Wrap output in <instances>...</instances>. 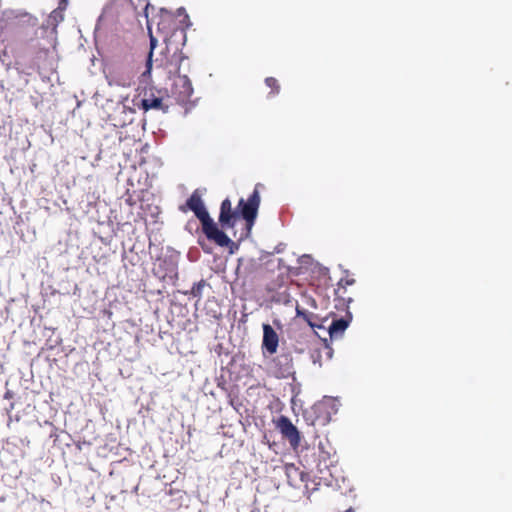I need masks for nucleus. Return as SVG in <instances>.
<instances>
[{
    "mask_svg": "<svg viewBox=\"0 0 512 512\" xmlns=\"http://www.w3.org/2000/svg\"><path fill=\"white\" fill-rule=\"evenodd\" d=\"M185 59L184 55L177 48L171 51L167 45L161 52L160 57L156 58V68L162 69L166 72L167 77L171 78L175 76L171 94L175 98L177 103L186 105L190 102L191 96L193 95V86L191 80L187 75H180V64Z\"/></svg>",
    "mask_w": 512,
    "mask_h": 512,
    "instance_id": "nucleus-1",
    "label": "nucleus"
},
{
    "mask_svg": "<svg viewBox=\"0 0 512 512\" xmlns=\"http://www.w3.org/2000/svg\"><path fill=\"white\" fill-rule=\"evenodd\" d=\"M259 206L260 194L257 187L246 201L243 198L239 200L238 208L240 212L233 210L230 199L226 198L220 205L219 224L222 229L234 228L236 221L242 216L246 222L248 232H250L256 220Z\"/></svg>",
    "mask_w": 512,
    "mask_h": 512,
    "instance_id": "nucleus-2",
    "label": "nucleus"
},
{
    "mask_svg": "<svg viewBox=\"0 0 512 512\" xmlns=\"http://www.w3.org/2000/svg\"><path fill=\"white\" fill-rule=\"evenodd\" d=\"M186 206L193 211L201 223L202 232L209 241L214 242L220 247H230V253H233V247L236 244L220 229L217 223L210 217L204 202L198 191H194L186 201Z\"/></svg>",
    "mask_w": 512,
    "mask_h": 512,
    "instance_id": "nucleus-3",
    "label": "nucleus"
},
{
    "mask_svg": "<svg viewBox=\"0 0 512 512\" xmlns=\"http://www.w3.org/2000/svg\"><path fill=\"white\" fill-rule=\"evenodd\" d=\"M105 77L109 86L128 88L134 83L132 70L121 65L110 67Z\"/></svg>",
    "mask_w": 512,
    "mask_h": 512,
    "instance_id": "nucleus-4",
    "label": "nucleus"
},
{
    "mask_svg": "<svg viewBox=\"0 0 512 512\" xmlns=\"http://www.w3.org/2000/svg\"><path fill=\"white\" fill-rule=\"evenodd\" d=\"M285 474L290 486L300 489L304 488L307 493H310L313 488L309 487L310 475L309 473L301 470L295 464L289 463L285 465Z\"/></svg>",
    "mask_w": 512,
    "mask_h": 512,
    "instance_id": "nucleus-5",
    "label": "nucleus"
},
{
    "mask_svg": "<svg viewBox=\"0 0 512 512\" xmlns=\"http://www.w3.org/2000/svg\"><path fill=\"white\" fill-rule=\"evenodd\" d=\"M169 107L170 105L165 102V97L162 91L153 89L145 91L140 105V108L144 111L158 110L163 113H167L169 111Z\"/></svg>",
    "mask_w": 512,
    "mask_h": 512,
    "instance_id": "nucleus-6",
    "label": "nucleus"
},
{
    "mask_svg": "<svg viewBox=\"0 0 512 512\" xmlns=\"http://www.w3.org/2000/svg\"><path fill=\"white\" fill-rule=\"evenodd\" d=\"M276 427L282 436L289 441L292 448L296 449L300 445V433L296 426L286 416H280L277 420Z\"/></svg>",
    "mask_w": 512,
    "mask_h": 512,
    "instance_id": "nucleus-7",
    "label": "nucleus"
},
{
    "mask_svg": "<svg viewBox=\"0 0 512 512\" xmlns=\"http://www.w3.org/2000/svg\"><path fill=\"white\" fill-rule=\"evenodd\" d=\"M279 344V337L276 331L269 324L263 325V342L262 347L269 354H274L277 351Z\"/></svg>",
    "mask_w": 512,
    "mask_h": 512,
    "instance_id": "nucleus-8",
    "label": "nucleus"
},
{
    "mask_svg": "<svg viewBox=\"0 0 512 512\" xmlns=\"http://www.w3.org/2000/svg\"><path fill=\"white\" fill-rule=\"evenodd\" d=\"M275 366H278L275 375L278 378L288 377L292 373V359L287 354H282L273 359Z\"/></svg>",
    "mask_w": 512,
    "mask_h": 512,
    "instance_id": "nucleus-9",
    "label": "nucleus"
},
{
    "mask_svg": "<svg viewBox=\"0 0 512 512\" xmlns=\"http://www.w3.org/2000/svg\"><path fill=\"white\" fill-rule=\"evenodd\" d=\"M352 316L350 313L344 318L333 319L329 326V334L331 338L340 337L351 322Z\"/></svg>",
    "mask_w": 512,
    "mask_h": 512,
    "instance_id": "nucleus-10",
    "label": "nucleus"
},
{
    "mask_svg": "<svg viewBox=\"0 0 512 512\" xmlns=\"http://www.w3.org/2000/svg\"><path fill=\"white\" fill-rule=\"evenodd\" d=\"M156 44H157L156 38H154L151 35L150 36V51H149V53L147 55V59H146V68L141 74L142 80L144 82H147L151 78V71H152V67H153V60H152L153 50L156 47Z\"/></svg>",
    "mask_w": 512,
    "mask_h": 512,
    "instance_id": "nucleus-11",
    "label": "nucleus"
},
{
    "mask_svg": "<svg viewBox=\"0 0 512 512\" xmlns=\"http://www.w3.org/2000/svg\"><path fill=\"white\" fill-rule=\"evenodd\" d=\"M64 10L65 7L58 6V8L54 9L47 20L48 26H52L54 30H56L58 24L64 20Z\"/></svg>",
    "mask_w": 512,
    "mask_h": 512,
    "instance_id": "nucleus-12",
    "label": "nucleus"
},
{
    "mask_svg": "<svg viewBox=\"0 0 512 512\" xmlns=\"http://www.w3.org/2000/svg\"><path fill=\"white\" fill-rule=\"evenodd\" d=\"M335 296H336V299L340 300L343 302V304H349L353 301L351 295L347 294V290L345 287L343 286H337V288L335 289Z\"/></svg>",
    "mask_w": 512,
    "mask_h": 512,
    "instance_id": "nucleus-13",
    "label": "nucleus"
},
{
    "mask_svg": "<svg viewBox=\"0 0 512 512\" xmlns=\"http://www.w3.org/2000/svg\"><path fill=\"white\" fill-rule=\"evenodd\" d=\"M265 84L272 90L271 93L273 95L278 94L280 91V85L276 78L274 77H267L265 79Z\"/></svg>",
    "mask_w": 512,
    "mask_h": 512,
    "instance_id": "nucleus-14",
    "label": "nucleus"
},
{
    "mask_svg": "<svg viewBox=\"0 0 512 512\" xmlns=\"http://www.w3.org/2000/svg\"><path fill=\"white\" fill-rule=\"evenodd\" d=\"M205 285V280H200L199 282L195 283L191 288V295L200 298L202 295V290L205 287Z\"/></svg>",
    "mask_w": 512,
    "mask_h": 512,
    "instance_id": "nucleus-15",
    "label": "nucleus"
},
{
    "mask_svg": "<svg viewBox=\"0 0 512 512\" xmlns=\"http://www.w3.org/2000/svg\"><path fill=\"white\" fill-rule=\"evenodd\" d=\"M296 313H297L298 317H302L304 320H306L309 323L310 326L313 327V323L311 322V318L313 317V313L302 311L298 307L296 308Z\"/></svg>",
    "mask_w": 512,
    "mask_h": 512,
    "instance_id": "nucleus-16",
    "label": "nucleus"
},
{
    "mask_svg": "<svg viewBox=\"0 0 512 512\" xmlns=\"http://www.w3.org/2000/svg\"><path fill=\"white\" fill-rule=\"evenodd\" d=\"M355 283V280L353 278H349V277H346V278H341L337 284V286H343L345 288H347V286H351Z\"/></svg>",
    "mask_w": 512,
    "mask_h": 512,
    "instance_id": "nucleus-17",
    "label": "nucleus"
},
{
    "mask_svg": "<svg viewBox=\"0 0 512 512\" xmlns=\"http://www.w3.org/2000/svg\"><path fill=\"white\" fill-rule=\"evenodd\" d=\"M13 397V392L10 390H7L4 394L5 399H11Z\"/></svg>",
    "mask_w": 512,
    "mask_h": 512,
    "instance_id": "nucleus-18",
    "label": "nucleus"
},
{
    "mask_svg": "<svg viewBox=\"0 0 512 512\" xmlns=\"http://www.w3.org/2000/svg\"><path fill=\"white\" fill-rule=\"evenodd\" d=\"M66 5H67V1L66 0H62L59 4V6L61 7H65L66 8Z\"/></svg>",
    "mask_w": 512,
    "mask_h": 512,
    "instance_id": "nucleus-19",
    "label": "nucleus"
},
{
    "mask_svg": "<svg viewBox=\"0 0 512 512\" xmlns=\"http://www.w3.org/2000/svg\"><path fill=\"white\" fill-rule=\"evenodd\" d=\"M345 512H354V510L352 508H349Z\"/></svg>",
    "mask_w": 512,
    "mask_h": 512,
    "instance_id": "nucleus-20",
    "label": "nucleus"
}]
</instances>
